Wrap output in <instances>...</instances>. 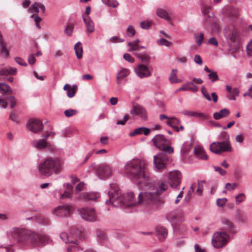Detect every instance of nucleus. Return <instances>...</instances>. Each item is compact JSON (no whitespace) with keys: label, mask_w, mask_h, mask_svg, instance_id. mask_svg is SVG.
I'll return each mask as SVG.
<instances>
[{"label":"nucleus","mask_w":252,"mask_h":252,"mask_svg":"<svg viewBox=\"0 0 252 252\" xmlns=\"http://www.w3.org/2000/svg\"><path fill=\"white\" fill-rule=\"evenodd\" d=\"M108 192L109 199L106 204L110 203L116 207H130L140 204H150L163 203L159 198V195L165 191L168 185L165 183H161L158 187L155 188L153 185L148 188H142L144 190L140 192L136 197L133 192H128L121 195L117 184H111Z\"/></svg>","instance_id":"obj_1"},{"label":"nucleus","mask_w":252,"mask_h":252,"mask_svg":"<svg viewBox=\"0 0 252 252\" xmlns=\"http://www.w3.org/2000/svg\"><path fill=\"white\" fill-rule=\"evenodd\" d=\"M125 173L138 181V185L141 188H148L153 185L155 188L165 183L163 181L158 182H153L150 178L146 170V162L138 158H134L127 162L124 168Z\"/></svg>","instance_id":"obj_2"},{"label":"nucleus","mask_w":252,"mask_h":252,"mask_svg":"<svg viewBox=\"0 0 252 252\" xmlns=\"http://www.w3.org/2000/svg\"><path fill=\"white\" fill-rule=\"evenodd\" d=\"M85 237V230L77 226H72L69 230V235L63 232L60 234V237L65 243H73L67 248V252H82L76 243L77 238H83Z\"/></svg>","instance_id":"obj_3"},{"label":"nucleus","mask_w":252,"mask_h":252,"mask_svg":"<svg viewBox=\"0 0 252 252\" xmlns=\"http://www.w3.org/2000/svg\"><path fill=\"white\" fill-rule=\"evenodd\" d=\"M62 162L58 158H47L38 165L39 173L46 177L51 176L53 173H57L62 169Z\"/></svg>","instance_id":"obj_4"},{"label":"nucleus","mask_w":252,"mask_h":252,"mask_svg":"<svg viewBox=\"0 0 252 252\" xmlns=\"http://www.w3.org/2000/svg\"><path fill=\"white\" fill-rule=\"evenodd\" d=\"M32 231L21 227H13L7 232L10 239H13L22 248L30 245Z\"/></svg>","instance_id":"obj_5"},{"label":"nucleus","mask_w":252,"mask_h":252,"mask_svg":"<svg viewBox=\"0 0 252 252\" xmlns=\"http://www.w3.org/2000/svg\"><path fill=\"white\" fill-rule=\"evenodd\" d=\"M229 240V236L225 232H217L212 237V244L214 248L219 249L225 246Z\"/></svg>","instance_id":"obj_6"},{"label":"nucleus","mask_w":252,"mask_h":252,"mask_svg":"<svg viewBox=\"0 0 252 252\" xmlns=\"http://www.w3.org/2000/svg\"><path fill=\"white\" fill-rule=\"evenodd\" d=\"M210 150L213 153L219 154L224 152H231L232 148L228 142H214L210 145Z\"/></svg>","instance_id":"obj_7"},{"label":"nucleus","mask_w":252,"mask_h":252,"mask_svg":"<svg viewBox=\"0 0 252 252\" xmlns=\"http://www.w3.org/2000/svg\"><path fill=\"white\" fill-rule=\"evenodd\" d=\"M50 239L47 236L32 232L30 238V245L33 247H39L49 244Z\"/></svg>","instance_id":"obj_8"},{"label":"nucleus","mask_w":252,"mask_h":252,"mask_svg":"<svg viewBox=\"0 0 252 252\" xmlns=\"http://www.w3.org/2000/svg\"><path fill=\"white\" fill-rule=\"evenodd\" d=\"M168 157L163 153H160L154 156V163L158 171H161L166 167Z\"/></svg>","instance_id":"obj_9"},{"label":"nucleus","mask_w":252,"mask_h":252,"mask_svg":"<svg viewBox=\"0 0 252 252\" xmlns=\"http://www.w3.org/2000/svg\"><path fill=\"white\" fill-rule=\"evenodd\" d=\"M77 211L82 218L86 220H96L97 219L96 213L94 208L83 207L78 209Z\"/></svg>","instance_id":"obj_10"},{"label":"nucleus","mask_w":252,"mask_h":252,"mask_svg":"<svg viewBox=\"0 0 252 252\" xmlns=\"http://www.w3.org/2000/svg\"><path fill=\"white\" fill-rule=\"evenodd\" d=\"M74 210V207L71 205L65 204L56 207L52 211V213L57 216L65 217L70 216Z\"/></svg>","instance_id":"obj_11"},{"label":"nucleus","mask_w":252,"mask_h":252,"mask_svg":"<svg viewBox=\"0 0 252 252\" xmlns=\"http://www.w3.org/2000/svg\"><path fill=\"white\" fill-rule=\"evenodd\" d=\"M96 174L100 179H105L111 176L112 174V169L111 167L108 164H100L97 168Z\"/></svg>","instance_id":"obj_12"},{"label":"nucleus","mask_w":252,"mask_h":252,"mask_svg":"<svg viewBox=\"0 0 252 252\" xmlns=\"http://www.w3.org/2000/svg\"><path fill=\"white\" fill-rule=\"evenodd\" d=\"M27 128L34 133H38L43 129V125L39 119L30 120L27 124Z\"/></svg>","instance_id":"obj_13"},{"label":"nucleus","mask_w":252,"mask_h":252,"mask_svg":"<svg viewBox=\"0 0 252 252\" xmlns=\"http://www.w3.org/2000/svg\"><path fill=\"white\" fill-rule=\"evenodd\" d=\"M182 175L179 171H173L169 173L168 180L170 186L172 187H176L180 184Z\"/></svg>","instance_id":"obj_14"},{"label":"nucleus","mask_w":252,"mask_h":252,"mask_svg":"<svg viewBox=\"0 0 252 252\" xmlns=\"http://www.w3.org/2000/svg\"><path fill=\"white\" fill-rule=\"evenodd\" d=\"M135 72L140 78L148 77L151 76V72L149 67L143 64H140L135 69Z\"/></svg>","instance_id":"obj_15"},{"label":"nucleus","mask_w":252,"mask_h":252,"mask_svg":"<svg viewBox=\"0 0 252 252\" xmlns=\"http://www.w3.org/2000/svg\"><path fill=\"white\" fill-rule=\"evenodd\" d=\"M152 141L155 146L160 150L164 146L168 144V141L162 135H156Z\"/></svg>","instance_id":"obj_16"},{"label":"nucleus","mask_w":252,"mask_h":252,"mask_svg":"<svg viewBox=\"0 0 252 252\" xmlns=\"http://www.w3.org/2000/svg\"><path fill=\"white\" fill-rule=\"evenodd\" d=\"M130 113L132 115L139 116L143 119H146L147 118V114L145 109L139 104L133 105Z\"/></svg>","instance_id":"obj_17"},{"label":"nucleus","mask_w":252,"mask_h":252,"mask_svg":"<svg viewBox=\"0 0 252 252\" xmlns=\"http://www.w3.org/2000/svg\"><path fill=\"white\" fill-rule=\"evenodd\" d=\"M99 197V195L96 192H86L82 194L79 199L83 200L85 201L89 200H96Z\"/></svg>","instance_id":"obj_18"},{"label":"nucleus","mask_w":252,"mask_h":252,"mask_svg":"<svg viewBox=\"0 0 252 252\" xmlns=\"http://www.w3.org/2000/svg\"><path fill=\"white\" fill-rule=\"evenodd\" d=\"M157 236L160 241H163L167 237V231L162 226H158L156 228Z\"/></svg>","instance_id":"obj_19"},{"label":"nucleus","mask_w":252,"mask_h":252,"mask_svg":"<svg viewBox=\"0 0 252 252\" xmlns=\"http://www.w3.org/2000/svg\"><path fill=\"white\" fill-rule=\"evenodd\" d=\"M198 90V87L193 82H189L184 84L182 87L177 90V92L181 91H190L193 92H197Z\"/></svg>","instance_id":"obj_20"},{"label":"nucleus","mask_w":252,"mask_h":252,"mask_svg":"<svg viewBox=\"0 0 252 252\" xmlns=\"http://www.w3.org/2000/svg\"><path fill=\"white\" fill-rule=\"evenodd\" d=\"M83 19L86 25L87 32L92 33L94 32V28L93 21L89 16L83 15Z\"/></svg>","instance_id":"obj_21"},{"label":"nucleus","mask_w":252,"mask_h":252,"mask_svg":"<svg viewBox=\"0 0 252 252\" xmlns=\"http://www.w3.org/2000/svg\"><path fill=\"white\" fill-rule=\"evenodd\" d=\"M183 113L185 115H187L190 117H194L197 118H200L203 119H207L208 117L207 115L202 113H198L194 111H191L189 110H185L183 112Z\"/></svg>","instance_id":"obj_22"},{"label":"nucleus","mask_w":252,"mask_h":252,"mask_svg":"<svg viewBox=\"0 0 252 252\" xmlns=\"http://www.w3.org/2000/svg\"><path fill=\"white\" fill-rule=\"evenodd\" d=\"M63 90H66L67 95L69 98L73 97L75 94L77 88L76 86H70L69 85L66 84L63 86Z\"/></svg>","instance_id":"obj_23"},{"label":"nucleus","mask_w":252,"mask_h":252,"mask_svg":"<svg viewBox=\"0 0 252 252\" xmlns=\"http://www.w3.org/2000/svg\"><path fill=\"white\" fill-rule=\"evenodd\" d=\"M32 145L38 150H41L46 148L48 146V142L46 139H42L38 140H34L32 142Z\"/></svg>","instance_id":"obj_24"},{"label":"nucleus","mask_w":252,"mask_h":252,"mask_svg":"<svg viewBox=\"0 0 252 252\" xmlns=\"http://www.w3.org/2000/svg\"><path fill=\"white\" fill-rule=\"evenodd\" d=\"M39 8H40L42 12L44 13L45 12V6L44 5L40 2H35L34 4L32 5V6L29 8L28 11L30 12H39Z\"/></svg>","instance_id":"obj_25"},{"label":"nucleus","mask_w":252,"mask_h":252,"mask_svg":"<svg viewBox=\"0 0 252 252\" xmlns=\"http://www.w3.org/2000/svg\"><path fill=\"white\" fill-rule=\"evenodd\" d=\"M194 153L196 156L201 159L206 160L208 157L206 154L204 149L200 146H196L194 148Z\"/></svg>","instance_id":"obj_26"},{"label":"nucleus","mask_w":252,"mask_h":252,"mask_svg":"<svg viewBox=\"0 0 252 252\" xmlns=\"http://www.w3.org/2000/svg\"><path fill=\"white\" fill-rule=\"evenodd\" d=\"M230 114V111L228 109L224 108L220 110L218 112H216L213 115V117L216 120H219L221 118L226 117Z\"/></svg>","instance_id":"obj_27"},{"label":"nucleus","mask_w":252,"mask_h":252,"mask_svg":"<svg viewBox=\"0 0 252 252\" xmlns=\"http://www.w3.org/2000/svg\"><path fill=\"white\" fill-rule=\"evenodd\" d=\"M17 72L16 68H13L10 66L6 67L0 70V76H7L8 75H14Z\"/></svg>","instance_id":"obj_28"},{"label":"nucleus","mask_w":252,"mask_h":252,"mask_svg":"<svg viewBox=\"0 0 252 252\" xmlns=\"http://www.w3.org/2000/svg\"><path fill=\"white\" fill-rule=\"evenodd\" d=\"M204 70L208 73V77L212 82L218 80L219 77L216 72L210 69L207 66L204 67Z\"/></svg>","instance_id":"obj_29"},{"label":"nucleus","mask_w":252,"mask_h":252,"mask_svg":"<svg viewBox=\"0 0 252 252\" xmlns=\"http://www.w3.org/2000/svg\"><path fill=\"white\" fill-rule=\"evenodd\" d=\"M240 35V32L236 28L233 27L231 32L229 33V38L231 41L235 42L239 39Z\"/></svg>","instance_id":"obj_30"},{"label":"nucleus","mask_w":252,"mask_h":252,"mask_svg":"<svg viewBox=\"0 0 252 252\" xmlns=\"http://www.w3.org/2000/svg\"><path fill=\"white\" fill-rule=\"evenodd\" d=\"M203 12L205 16L206 22H208L210 20L214 21L213 14L211 12L210 7L204 5L203 7Z\"/></svg>","instance_id":"obj_31"},{"label":"nucleus","mask_w":252,"mask_h":252,"mask_svg":"<svg viewBox=\"0 0 252 252\" xmlns=\"http://www.w3.org/2000/svg\"><path fill=\"white\" fill-rule=\"evenodd\" d=\"M150 129L144 127H141L135 129L133 132L129 133L130 136H133L136 135L141 134L143 133L145 135H147L150 132Z\"/></svg>","instance_id":"obj_32"},{"label":"nucleus","mask_w":252,"mask_h":252,"mask_svg":"<svg viewBox=\"0 0 252 252\" xmlns=\"http://www.w3.org/2000/svg\"><path fill=\"white\" fill-rule=\"evenodd\" d=\"M223 228L229 232L235 234L237 232L236 227L232 221H223Z\"/></svg>","instance_id":"obj_33"},{"label":"nucleus","mask_w":252,"mask_h":252,"mask_svg":"<svg viewBox=\"0 0 252 252\" xmlns=\"http://www.w3.org/2000/svg\"><path fill=\"white\" fill-rule=\"evenodd\" d=\"M166 124L173 127L176 131H179L178 125L179 124V120L175 118H171L167 120Z\"/></svg>","instance_id":"obj_34"},{"label":"nucleus","mask_w":252,"mask_h":252,"mask_svg":"<svg viewBox=\"0 0 252 252\" xmlns=\"http://www.w3.org/2000/svg\"><path fill=\"white\" fill-rule=\"evenodd\" d=\"M74 50L77 59H81L82 58L83 48L81 42H78L75 45Z\"/></svg>","instance_id":"obj_35"},{"label":"nucleus","mask_w":252,"mask_h":252,"mask_svg":"<svg viewBox=\"0 0 252 252\" xmlns=\"http://www.w3.org/2000/svg\"><path fill=\"white\" fill-rule=\"evenodd\" d=\"M156 13L158 16L163 18L166 20L170 21L171 20V18L169 16L167 12L163 9L158 8L157 10Z\"/></svg>","instance_id":"obj_36"},{"label":"nucleus","mask_w":252,"mask_h":252,"mask_svg":"<svg viewBox=\"0 0 252 252\" xmlns=\"http://www.w3.org/2000/svg\"><path fill=\"white\" fill-rule=\"evenodd\" d=\"M129 74V70L127 69H122L118 74L117 76V82L120 83V81L127 76Z\"/></svg>","instance_id":"obj_37"},{"label":"nucleus","mask_w":252,"mask_h":252,"mask_svg":"<svg viewBox=\"0 0 252 252\" xmlns=\"http://www.w3.org/2000/svg\"><path fill=\"white\" fill-rule=\"evenodd\" d=\"M0 91L2 94L8 93L11 94L12 93V91L10 87L8 85L3 83H0Z\"/></svg>","instance_id":"obj_38"},{"label":"nucleus","mask_w":252,"mask_h":252,"mask_svg":"<svg viewBox=\"0 0 252 252\" xmlns=\"http://www.w3.org/2000/svg\"><path fill=\"white\" fill-rule=\"evenodd\" d=\"M136 56L141 60L143 63L149 64L150 62V58L147 54H136Z\"/></svg>","instance_id":"obj_39"},{"label":"nucleus","mask_w":252,"mask_h":252,"mask_svg":"<svg viewBox=\"0 0 252 252\" xmlns=\"http://www.w3.org/2000/svg\"><path fill=\"white\" fill-rule=\"evenodd\" d=\"M139 42L140 41L138 39H136L133 42H128V45L130 47V49L128 51H132L138 50L139 49V46L138 45Z\"/></svg>","instance_id":"obj_40"},{"label":"nucleus","mask_w":252,"mask_h":252,"mask_svg":"<svg viewBox=\"0 0 252 252\" xmlns=\"http://www.w3.org/2000/svg\"><path fill=\"white\" fill-rule=\"evenodd\" d=\"M207 23H212V31L214 32H220V25L216 21L215 19L214 18V21L210 20Z\"/></svg>","instance_id":"obj_41"},{"label":"nucleus","mask_w":252,"mask_h":252,"mask_svg":"<svg viewBox=\"0 0 252 252\" xmlns=\"http://www.w3.org/2000/svg\"><path fill=\"white\" fill-rule=\"evenodd\" d=\"M195 42L198 46L202 43L204 39V34L202 32L197 33L195 35Z\"/></svg>","instance_id":"obj_42"},{"label":"nucleus","mask_w":252,"mask_h":252,"mask_svg":"<svg viewBox=\"0 0 252 252\" xmlns=\"http://www.w3.org/2000/svg\"><path fill=\"white\" fill-rule=\"evenodd\" d=\"M97 239L99 242L103 243L107 239L105 233L102 231H98L97 233Z\"/></svg>","instance_id":"obj_43"},{"label":"nucleus","mask_w":252,"mask_h":252,"mask_svg":"<svg viewBox=\"0 0 252 252\" xmlns=\"http://www.w3.org/2000/svg\"><path fill=\"white\" fill-rule=\"evenodd\" d=\"M103 3L109 6L116 7L119 3L116 0H101Z\"/></svg>","instance_id":"obj_44"},{"label":"nucleus","mask_w":252,"mask_h":252,"mask_svg":"<svg viewBox=\"0 0 252 252\" xmlns=\"http://www.w3.org/2000/svg\"><path fill=\"white\" fill-rule=\"evenodd\" d=\"M205 183H206L205 181H199L198 182L197 189L196 191V192L198 195H201L202 194L203 189V184Z\"/></svg>","instance_id":"obj_45"},{"label":"nucleus","mask_w":252,"mask_h":252,"mask_svg":"<svg viewBox=\"0 0 252 252\" xmlns=\"http://www.w3.org/2000/svg\"><path fill=\"white\" fill-rule=\"evenodd\" d=\"M169 79L171 83L179 82V81H178L177 79V70L176 69L172 70V72L170 74Z\"/></svg>","instance_id":"obj_46"},{"label":"nucleus","mask_w":252,"mask_h":252,"mask_svg":"<svg viewBox=\"0 0 252 252\" xmlns=\"http://www.w3.org/2000/svg\"><path fill=\"white\" fill-rule=\"evenodd\" d=\"M246 199L245 195L243 193H240L238 195H236L235 197L236 203L237 204H240L241 202H243Z\"/></svg>","instance_id":"obj_47"},{"label":"nucleus","mask_w":252,"mask_h":252,"mask_svg":"<svg viewBox=\"0 0 252 252\" xmlns=\"http://www.w3.org/2000/svg\"><path fill=\"white\" fill-rule=\"evenodd\" d=\"M77 113V111L74 109H68L64 111V114L66 117H70Z\"/></svg>","instance_id":"obj_48"},{"label":"nucleus","mask_w":252,"mask_h":252,"mask_svg":"<svg viewBox=\"0 0 252 252\" xmlns=\"http://www.w3.org/2000/svg\"><path fill=\"white\" fill-rule=\"evenodd\" d=\"M158 43L160 45H164L167 47H169L172 45V42L167 41V40L162 38L158 41Z\"/></svg>","instance_id":"obj_49"},{"label":"nucleus","mask_w":252,"mask_h":252,"mask_svg":"<svg viewBox=\"0 0 252 252\" xmlns=\"http://www.w3.org/2000/svg\"><path fill=\"white\" fill-rule=\"evenodd\" d=\"M201 91L202 93L204 96L206 98V99L209 101H210L211 100V98L209 94L206 90V89L205 87L202 86L201 88Z\"/></svg>","instance_id":"obj_50"},{"label":"nucleus","mask_w":252,"mask_h":252,"mask_svg":"<svg viewBox=\"0 0 252 252\" xmlns=\"http://www.w3.org/2000/svg\"><path fill=\"white\" fill-rule=\"evenodd\" d=\"M0 46L1 47V53L4 55L5 57H8L9 55V53L8 51L7 50V48H6V46L3 43H2L1 44H0Z\"/></svg>","instance_id":"obj_51"},{"label":"nucleus","mask_w":252,"mask_h":252,"mask_svg":"<svg viewBox=\"0 0 252 252\" xmlns=\"http://www.w3.org/2000/svg\"><path fill=\"white\" fill-rule=\"evenodd\" d=\"M161 150L164 152L168 153V154H172L174 152V149L171 146H169L168 144L164 146Z\"/></svg>","instance_id":"obj_52"},{"label":"nucleus","mask_w":252,"mask_h":252,"mask_svg":"<svg viewBox=\"0 0 252 252\" xmlns=\"http://www.w3.org/2000/svg\"><path fill=\"white\" fill-rule=\"evenodd\" d=\"M72 192L69 190H65L63 193L61 195V198L64 199L65 198H71L72 197Z\"/></svg>","instance_id":"obj_53"},{"label":"nucleus","mask_w":252,"mask_h":252,"mask_svg":"<svg viewBox=\"0 0 252 252\" xmlns=\"http://www.w3.org/2000/svg\"><path fill=\"white\" fill-rule=\"evenodd\" d=\"M229 136L227 133L226 132H222L220 135V139L223 140V141H227L230 143L229 141Z\"/></svg>","instance_id":"obj_54"},{"label":"nucleus","mask_w":252,"mask_h":252,"mask_svg":"<svg viewBox=\"0 0 252 252\" xmlns=\"http://www.w3.org/2000/svg\"><path fill=\"white\" fill-rule=\"evenodd\" d=\"M73 30V25L72 24H69L67 26L65 29V33L68 36L71 35Z\"/></svg>","instance_id":"obj_55"},{"label":"nucleus","mask_w":252,"mask_h":252,"mask_svg":"<svg viewBox=\"0 0 252 252\" xmlns=\"http://www.w3.org/2000/svg\"><path fill=\"white\" fill-rule=\"evenodd\" d=\"M230 16L234 19L237 18L239 16V11L237 9L233 8L230 13Z\"/></svg>","instance_id":"obj_56"},{"label":"nucleus","mask_w":252,"mask_h":252,"mask_svg":"<svg viewBox=\"0 0 252 252\" xmlns=\"http://www.w3.org/2000/svg\"><path fill=\"white\" fill-rule=\"evenodd\" d=\"M6 99L9 100L10 103V107L13 108L15 106L16 103L15 97L13 96H10L7 97Z\"/></svg>","instance_id":"obj_57"},{"label":"nucleus","mask_w":252,"mask_h":252,"mask_svg":"<svg viewBox=\"0 0 252 252\" xmlns=\"http://www.w3.org/2000/svg\"><path fill=\"white\" fill-rule=\"evenodd\" d=\"M126 32L129 36H133L135 34V31L133 26H129L127 29Z\"/></svg>","instance_id":"obj_58"},{"label":"nucleus","mask_w":252,"mask_h":252,"mask_svg":"<svg viewBox=\"0 0 252 252\" xmlns=\"http://www.w3.org/2000/svg\"><path fill=\"white\" fill-rule=\"evenodd\" d=\"M151 26V22H150L143 21L140 23L141 28L143 29H148L150 28Z\"/></svg>","instance_id":"obj_59"},{"label":"nucleus","mask_w":252,"mask_h":252,"mask_svg":"<svg viewBox=\"0 0 252 252\" xmlns=\"http://www.w3.org/2000/svg\"><path fill=\"white\" fill-rule=\"evenodd\" d=\"M227 201L226 198L218 199L217 200V204L218 206L222 207Z\"/></svg>","instance_id":"obj_60"},{"label":"nucleus","mask_w":252,"mask_h":252,"mask_svg":"<svg viewBox=\"0 0 252 252\" xmlns=\"http://www.w3.org/2000/svg\"><path fill=\"white\" fill-rule=\"evenodd\" d=\"M15 61L19 64L25 66H27V63L24 61L23 59L19 57L15 58Z\"/></svg>","instance_id":"obj_61"},{"label":"nucleus","mask_w":252,"mask_h":252,"mask_svg":"<svg viewBox=\"0 0 252 252\" xmlns=\"http://www.w3.org/2000/svg\"><path fill=\"white\" fill-rule=\"evenodd\" d=\"M124 59L128 61L129 63H133L134 62V59L133 57H132L130 54L128 53H126L124 55Z\"/></svg>","instance_id":"obj_62"},{"label":"nucleus","mask_w":252,"mask_h":252,"mask_svg":"<svg viewBox=\"0 0 252 252\" xmlns=\"http://www.w3.org/2000/svg\"><path fill=\"white\" fill-rule=\"evenodd\" d=\"M84 184L83 183H79L75 187V193L77 194L79 191H81L83 189Z\"/></svg>","instance_id":"obj_63"},{"label":"nucleus","mask_w":252,"mask_h":252,"mask_svg":"<svg viewBox=\"0 0 252 252\" xmlns=\"http://www.w3.org/2000/svg\"><path fill=\"white\" fill-rule=\"evenodd\" d=\"M247 52L249 55L252 56V41L250 42V43L247 45Z\"/></svg>","instance_id":"obj_64"}]
</instances>
